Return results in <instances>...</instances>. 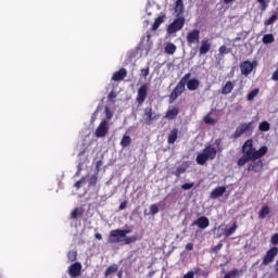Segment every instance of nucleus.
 <instances>
[{
  "instance_id": "1",
  "label": "nucleus",
  "mask_w": 278,
  "mask_h": 278,
  "mask_svg": "<svg viewBox=\"0 0 278 278\" xmlns=\"http://www.w3.org/2000/svg\"><path fill=\"white\" fill-rule=\"evenodd\" d=\"M243 155L238 160V166H244L248 162H255V160H260V157H264L266 153H268L267 147H262L260 150L253 148V140L249 139L242 146Z\"/></svg>"
},
{
  "instance_id": "2",
  "label": "nucleus",
  "mask_w": 278,
  "mask_h": 278,
  "mask_svg": "<svg viewBox=\"0 0 278 278\" xmlns=\"http://www.w3.org/2000/svg\"><path fill=\"white\" fill-rule=\"evenodd\" d=\"M138 240L137 236H125L122 229L111 230L109 236V243L110 244H118L124 242V244H134Z\"/></svg>"
},
{
  "instance_id": "3",
  "label": "nucleus",
  "mask_w": 278,
  "mask_h": 278,
  "mask_svg": "<svg viewBox=\"0 0 278 278\" xmlns=\"http://www.w3.org/2000/svg\"><path fill=\"white\" fill-rule=\"evenodd\" d=\"M217 150L212 146H207L204 150L198 154L195 162L203 166L207 160H215L216 159Z\"/></svg>"
},
{
  "instance_id": "4",
  "label": "nucleus",
  "mask_w": 278,
  "mask_h": 278,
  "mask_svg": "<svg viewBox=\"0 0 278 278\" xmlns=\"http://www.w3.org/2000/svg\"><path fill=\"white\" fill-rule=\"evenodd\" d=\"M186 25V18L184 16L177 17L172 24L167 26L168 36H175L177 31H181Z\"/></svg>"
},
{
  "instance_id": "5",
  "label": "nucleus",
  "mask_w": 278,
  "mask_h": 278,
  "mask_svg": "<svg viewBox=\"0 0 278 278\" xmlns=\"http://www.w3.org/2000/svg\"><path fill=\"white\" fill-rule=\"evenodd\" d=\"M249 131H253V122L241 123L236 128V130L232 135V138H235V140H238V138H242V136H244V134H247Z\"/></svg>"
},
{
  "instance_id": "6",
  "label": "nucleus",
  "mask_w": 278,
  "mask_h": 278,
  "mask_svg": "<svg viewBox=\"0 0 278 278\" xmlns=\"http://www.w3.org/2000/svg\"><path fill=\"white\" fill-rule=\"evenodd\" d=\"M110 122L102 119L94 130L96 138H105L110 134Z\"/></svg>"
},
{
  "instance_id": "7",
  "label": "nucleus",
  "mask_w": 278,
  "mask_h": 278,
  "mask_svg": "<svg viewBox=\"0 0 278 278\" xmlns=\"http://www.w3.org/2000/svg\"><path fill=\"white\" fill-rule=\"evenodd\" d=\"M277 255H278V248L277 247L270 248L263 257V266H268L269 264H273Z\"/></svg>"
},
{
  "instance_id": "8",
  "label": "nucleus",
  "mask_w": 278,
  "mask_h": 278,
  "mask_svg": "<svg viewBox=\"0 0 278 278\" xmlns=\"http://www.w3.org/2000/svg\"><path fill=\"white\" fill-rule=\"evenodd\" d=\"M184 90H186V85L178 83L169 96V103L177 101V99L184 94Z\"/></svg>"
},
{
  "instance_id": "9",
  "label": "nucleus",
  "mask_w": 278,
  "mask_h": 278,
  "mask_svg": "<svg viewBox=\"0 0 278 278\" xmlns=\"http://www.w3.org/2000/svg\"><path fill=\"white\" fill-rule=\"evenodd\" d=\"M143 118H144L147 125H151V123H153V121H157V118H160V114L153 112V109H151V108H146Z\"/></svg>"
},
{
  "instance_id": "10",
  "label": "nucleus",
  "mask_w": 278,
  "mask_h": 278,
  "mask_svg": "<svg viewBox=\"0 0 278 278\" xmlns=\"http://www.w3.org/2000/svg\"><path fill=\"white\" fill-rule=\"evenodd\" d=\"M201 39V30L193 29L192 31L187 34V42L188 45H198Z\"/></svg>"
},
{
  "instance_id": "11",
  "label": "nucleus",
  "mask_w": 278,
  "mask_h": 278,
  "mask_svg": "<svg viewBox=\"0 0 278 278\" xmlns=\"http://www.w3.org/2000/svg\"><path fill=\"white\" fill-rule=\"evenodd\" d=\"M148 92L149 87L147 84L141 85L137 92V103H139V105H142V102L147 100Z\"/></svg>"
},
{
  "instance_id": "12",
  "label": "nucleus",
  "mask_w": 278,
  "mask_h": 278,
  "mask_svg": "<svg viewBox=\"0 0 278 278\" xmlns=\"http://www.w3.org/2000/svg\"><path fill=\"white\" fill-rule=\"evenodd\" d=\"M68 275L72 278L79 277L81 275V264L80 263H74L68 267Z\"/></svg>"
},
{
  "instance_id": "13",
  "label": "nucleus",
  "mask_w": 278,
  "mask_h": 278,
  "mask_svg": "<svg viewBox=\"0 0 278 278\" xmlns=\"http://www.w3.org/2000/svg\"><path fill=\"white\" fill-rule=\"evenodd\" d=\"M193 226L199 229H207L210 227V219L205 216H201L192 223Z\"/></svg>"
},
{
  "instance_id": "14",
  "label": "nucleus",
  "mask_w": 278,
  "mask_h": 278,
  "mask_svg": "<svg viewBox=\"0 0 278 278\" xmlns=\"http://www.w3.org/2000/svg\"><path fill=\"white\" fill-rule=\"evenodd\" d=\"M242 75H251L253 73V63L250 61H244L240 64Z\"/></svg>"
},
{
  "instance_id": "15",
  "label": "nucleus",
  "mask_w": 278,
  "mask_h": 278,
  "mask_svg": "<svg viewBox=\"0 0 278 278\" xmlns=\"http://www.w3.org/2000/svg\"><path fill=\"white\" fill-rule=\"evenodd\" d=\"M210 49H212V43H210V39L202 40L200 47V55H205V53H208Z\"/></svg>"
},
{
  "instance_id": "16",
  "label": "nucleus",
  "mask_w": 278,
  "mask_h": 278,
  "mask_svg": "<svg viewBox=\"0 0 278 278\" xmlns=\"http://www.w3.org/2000/svg\"><path fill=\"white\" fill-rule=\"evenodd\" d=\"M125 77H127V70L125 68H121L119 71L115 72L113 74V81H123V79H125Z\"/></svg>"
},
{
  "instance_id": "17",
  "label": "nucleus",
  "mask_w": 278,
  "mask_h": 278,
  "mask_svg": "<svg viewBox=\"0 0 278 278\" xmlns=\"http://www.w3.org/2000/svg\"><path fill=\"white\" fill-rule=\"evenodd\" d=\"M227 192V188L225 187H217L212 190L211 199H218V197H223Z\"/></svg>"
},
{
  "instance_id": "18",
  "label": "nucleus",
  "mask_w": 278,
  "mask_h": 278,
  "mask_svg": "<svg viewBox=\"0 0 278 278\" xmlns=\"http://www.w3.org/2000/svg\"><path fill=\"white\" fill-rule=\"evenodd\" d=\"M233 88H236V85L231 83V80H228L225 86L222 87V94H231Z\"/></svg>"
},
{
  "instance_id": "19",
  "label": "nucleus",
  "mask_w": 278,
  "mask_h": 278,
  "mask_svg": "<svg viewBox=\"0 0 278 278\" xmlns=\"http://www.w3.org/2000/svg\"><path fill=\"white\" fill-rule=\"evenodd\" d=\"M174 12L176 16L181 17V14H184V0H177L175 2Z\"/></svg>"
},
{
  "instance_id": "20",
  "label": "nucleus",
  "mask_w": 278,
  "mask_h": 278,
  "mask_svg": "<svg viewBox=\"0 0 278 278\" xmlns=\"http://www.w3.org/2000/svg\"><path fill=\"white\" fill-rule=\"evenodd\" d=\"M178 114H179V110L177 108H173L167 110L165 114V118H167L168 121H175Z\"/></svg>"
},
{
  "instance_id": "21",
  "label": "nucleus",
  "mask_w": 278,
  "mask_h": 278,
  "mask_svg": "<svg viewBox=\"0 0 278 278\" xmlns=\"http://www.w3.org/2000/svg\"><path fill=\"white\" fill-rule=\"evenodd\" d=\"M178 134H179V130H177V128H174L173 130H170L167 138L168 144H175V142L177 141Z\"/></svg>"
},
{
  "instance_id": "22",
  "label": "nucleus",
  "mask_w": 278,
  "mask_h": 278,
  "mask_svg": "<svg viewBox=\"0 0 278 278\" xmlns=\"http://www.w3.org/2000/svg\"><path fill=\"white\" fill-rule=\"evenodd\" d=\"M201 83H199V79L193 78L187 81V88L188 90L194 91L199 88Z\"/></svg>"
},
{
  "instance_id": "23",
  "label": "nucleus",
  "mask_w": 278,
  "mask_h": 278,
  "mask_svg": "<svg viewBox=\"0 0 278 278\" xmlns=\"http://www.w3.org/2000/svg\"><path fill=\"white\" fill-rule=\"evenodd\" d=\"M164 51L165 53H167V55H175V52L177 51V46H175V43L173 42L166 43Z\"/></svg>"
},
{
  "instance_id": "24",
  "label": "nucleus",
  "mask_w": 278,
  "mask_h": 278,
  "mask_svg": "<svg viewBox=\"0 0 278 278\" xmlns=\"http://www.w3.org/2000/svg\"><path fill=\"white\" fill-rule=\"evenodd\" d=\"M240 275H242V270H239L237 268L228 271L224 278H240Z\"/></svg>"
},
{
  "instance_id": "25",
  "label": "nucleus",
  "mask_w": 278,
  "mask_h": 278,
  "mask_svg": "<svg viewBox=\"0 0 278 278\" xmlns=\"http://www.w3.org/2000/svg\"><path fill=\"white\" fill-rule=\"evenodd\" d=\"M268 214H270V207H268V205H264L258 212V218L264 219Z\"/></svg>"
},
{
  "instance_id": "26",
  "label": "nucleus",
  "mask_w": 278,
  "mask_h": 278,
  "mask_svg": "<svg viewBox=\"0 0 278 278\" xmlns=\"http://www.w3.org/2000/svg\"><path fill=\"white\" fill-rule=\"evenodd\" d=\"M164 23V15H161L155 18L153 25H152V31H155L156 29L160 28V25Z\"/></svg>"
},
{
  "instance_id": "27",
  "label": "nucleus",
  "mask_w": 278,
  "mask_h": 278,
  "mask_svg": "<svg viewBox=\"0 0 278 278\" xmlns=\"http://www.w3.org/2000/svg\"><path fill=\"white\" fill-rule=\"evenodd\" d=\"M262 40L264 45H273V42H275V36H273V34H267L263 36Z\"/></svg>"
},
{
  "instance_id": "28",
  "label": "nucleus",
  "mask_w": 278,
  "mask_h": 278,
  "mask_svg": "<svg viewBox=\"0 0 278 278\" xmlns=\"http://www.w3.org/2000/svg\"><path fill=\"white\" fill-rule=\"evenodd\" d=\"M79 216H84V210L79 207L74 208L71 214V218L76 219L79 218Z\"/></svg>"
},
{
  "instance_id": "29",
  "label": "nucleus",
  "mask_w": 278,
  "mask_h": 278,
  "mask_svg": "<svg viewBox=\"0 0 278 278\" xmlns=\"http://www.w3.org/2000/svg\"><path fill=\"white\" fill-rule=\"evenodd\" d=\"M238 225L235 223L230 228L225 230L224 236H226V238H229V236H233V233H236Z\"/></svg>"
},
{
  "instance_id": "30",
  "label": "nucleus",
  "mask_w": 278,
  "mask_h": 278,
  "mask_svg": "<svg viewBox=\"0 0 278 278\" xmlns=\"http://www.w3.org/2000/svg\"><path fill=\"white\" fill-rule=\"evenodd\" d=\"M129 144H131V137L125 135L122 140H121V147H123V149L127 148Z\"/></svg>"
},
{
  "instance_id": "31",
  "label": "nucleus",
  "mask_w": 278,
  "mask_h": 278,
  "mask_svg": "<svg viewBox=\"0 0 278 278\" xmlns=\"http://www.w3.org/2000/svg\"><path fill=\"white\" fill-rule=\"evenodd\" d=\"M118 271V266L117 265H112L110 267L106 268V270L104 271V275L106 277H110V275H114V273Z\"/></svg>"
},
{
  "instance_id": "32",
  "label": "nucleus",
  "mask_w": 278,
  "mask_h": 278,
  "mask_svg": "<svg viewBox=\"0 0 278 278\" xmlns=\"http://www.w3.org/2000/svg\"><path fill=\"white\" fill-rule=\"evenodd\" d=\"M278 16L277 14L271 15L268 20L264 21L265 27H268V25H274V23H277Z\"/></svg>"
},
{
  "instance_id": "33",
  "label": "nucleus",
  "mask_w": 278,
  "mask_h": 278,
  "mask_svg": "<svg viewBox=\"0 0 278 278\" xmlns=\"http://www.w3.org/2000/svg\"><path fill=\"white\" fill-rule=\"evenodd\" d=\"M104 113H105V118L103 121H108V123H110V121H112V118L114 117V112H112L110 108L105 106Z\"/></svg>"
},
{
  "instance_id": "34",
  "label": "nucleus",
  "mask_w": 278,
  "mask_h": 278,
  "mask_svg": "<svg viewBox=\"0 0 278 278\" xmlns=\"http://www.w3.org/2000/svg\"><path fill=\"white\" fill-rule=\"evenodd\" d=\"M258 129L261 131H270V123L268 122H262L260 125H258Z\"/></svg>"
},
{
  "instance_id": "35",
  "label": "nucleus",
  "mask_w": 278,
  "mask_h": 278,
  "mask_svg": "<svg viewBox=\"0 0 278 278\" xmlns=\"http://www.w3.org/2000/svg\"><path fill=\"white\" fill-rule=\"evenodd\" d=\"M257 94H260V89L255 88L253 89L250 94H248V101H253V99H255V97H257Z\"/></svg>"
},
{
  "instance_id": "36",
  "label": "nucleus",
  "mask_w": 278,
  "mask_h": 278,
  "mask_svg": "<svg viewBox=\"0 0 278 278\" xmlns=\"http://www.w3.org/2000/svg\"><path fill=\"white\" fill-rule=\"evenodd\" d=\"M255 166H262V161H257L253 164H250L248 166V170L251 172V170H254V173H257V169L255 168Z\"/></svg>"
},
{
  "instance_id": "37",
  "label": "nucleus",
  "mask_w": 278,
  "mask_h": 278,
  "mask_svg": "<svg viewBox=\"0 0 278 278\" xmlns=\"http://www.w3.org/2000/svg\"><path fill=\"white\" fill-rule=\"evenodd\" d=\"M184 173H186V167L179 166V167H177V169L174 172V175H175L176 177H181V175H184Z\"/></svg>"
},
{
  "instance_id": "38",
  "label": "nucleus",
  "mask_w": 278,
  "mask_h": 278,
  "mask_svg": "<svg viewBox=\"0 0 278 278\" xmlns=\"http://www.w3.org/2000/svg\"><path fill=\"white\" fill-rule=\"evenodd\" d=\"M160 212V207H157V204H152L150 206V214L152 216H155V214H157Z\"/></svg>"
},
{
  "instance_id": "39",
  "label": "nucleus",
  "mask_w": 278,
  "mask_h": 278,
  "mask_svg": "<svg viewBox=\"0 0 278 278\" xmlns=\"http://www.w3.org/2000/svg\"><path fill=\"white\" fill-rule=\"evenodd\" d=\"M190 77H192V74L188 73L179 80V83L186 86L187 81H190Z\"/></svg>"
},
{
  "instance_id": "40",
  "label": "nucleus",
  "mask_w": 278,
  "mask_h": 278,
  "mask_svg": "<svg viewBox=\"0 0 278 278\" xmlns=\"http://www.w3.org/2000/svg\"><path fill=\"white\" fill-rule=\"evenodd\" d=\"M67 257L70 262H75L77 260V252L75 251L68 252Z\"/></svg>"
},
{
  "instance_id": "41",
  "label": "nucleus",
  "mask_w": 278,
  "mask_h": 278,
  "mask_svg": "<svg viewBox=\"0 0 278 278\" xmlns=\"http://www.w3.org/2000/svg\"><path fill=\"white\" fill-rule=\"evenodd\" d=\"M214 144L216 146V151L217 152H223V147L220 146L222 144V141H220V139H216L215 141H214Z\"/></svg>"
},
{
  "instance_id": "42",
  "label": "nucleus",
  "mask_w": 278,
  "mask_h": 278,
  "mask_svg": "<svg viewBox=\"0 0 278 278\" xmlns=\"http://www.w3.org/2000/svg\"><path fill=\"white\" fill-rule=\"evenodd\" d=\"M97 181H98L97 175H92V176L88 179L89 186H97Z\"/></svg>"
},
{
  "instance_id": "43",
  "label": "nucleus",
  "mask_w": 278,
  "mask_h": 278,
  "mask_svg": "<svg viewBox=\"0 0 278 278\" xmlns=\"http://www.w3.org/2000/svg\"><path fill=\"white\" fill-rule=\"evenodd\" d=\"M182 190H190L194 188V182H186L181 186Z\"/></svg>"
},
{
  "instance_id": "44",
  "label": "nucleus",
  "mask_w": 278,
  "mask_h": 278,
  "mask_svg": "<svg viewBox=\"0 0 278 278\" xmlns=\"http://www.w3.org/2000/svg\"><path fill=\"white\" fill-rule=\"evenodd\" d=\"M257 3H260L262 12H264L266 8H268L266 0H257Z\"/></svg>"
},
{
  "instance_id": "45",
  "label": "nucleus",
  "mask_w": 278,
  "mask_h": 278,
  "mask_svg": "<svg viewBox=\"0 0 278 278\" xmlns=\"http://www.w3.org/2000/svg\"><path fill=\"white\" fill-rule=\"evenodd\" d=\"M229 53V50L226 46L219 47V55H227Z\"/></svg>"
},
{
  "instance_id": "46",
  "label": "nucleus",
  "mask_w": 278,
  "mask_h": 278,
  "mask_svg": "<svg viewBox=\"0 0 278 278\" xmlns=\"http://www.w3.org/2000/svg\"><path fill=\"white\" fill-rule=\"evenodd\" d=\"M84 184H86V180L80 179V180L75 182L74 188H76V190H79V188H81V186H84Z\"/></svg>"
},
{
  "instance_id": "47",
  "label": "nucleus",
  "mask_w": 278,
  "mask_h": 278,
  "mask_svg": "<svg viewBox=\"0 0 278 278\" xmlns=\"http://www.w3.org/2000/svg\"><path fill=\"white\" fill-rule=\"evenodd\" d=\"M109 101H111L112 103H114V100L116 99V92L111 91L108 96Z\"/></svg>"
},
{
  "instance_id": "48",
  "label": "nucleus",
  "mask_w": 278,
  "mask_h": 278,
  "mask_svg": "<svg viewBox=\"0 0 278 278\" xmlns=\"http://www.w3.org/2000/svg\"><path fill=\"white\" fill-rule=\"evenodd\" d=\"M270 242H271L274 245H277V244H278V233H275L274 236H271Z\"/></svg>"
},
{
  "instance_id": "49",
  "label": "nucleus",
  "mask_w": 278,
  "mask_h": 278,
  "mask_svg": "<svg viewBox=\"0 0 278 278\" xmlns=\"http://www.w3.org/2000/svg\"><path fill=\"white\" fill-rule=\"evenodd\" d=\"M220 249H223V243H219L216 247H214L212 249V251H213V253H218V251H220Z\"/></svg>"
},
{
  "instance_id": "50",
  "label": "nucleus",
  "mask_w": 278,
  "mask_h": 278,
  "mask_svg": "<svg viewBox=\"0 0 278 278\" xmlns=\"http://www.w3.org/2000/svg\"><path fill=\"white\" fill-rule=\"evenodd\" d=\"M141 75H142V77H149V67L142 68Z\"/></svg>"
},
{
  "instance_id": "51",
  "label": "nucleus",
  "mask_w": 278,
  "mask_h": 278,
  "mask_svg": "<svg viewBox=\"0 0 278 278\" xmlns=\"http://www.w3.org/2000/svg\"><path fill=\"white\" fill-rule=\"evenodd\" d=\"M204 122L206 123V125H214V118L212 117H205Z\"/></svg>"
},
{
  "instance_id": "52",
  "label": "nucleus",
  "mask_w": 278,
  "mask_h": 278,
  "mask_svg": "<svg viewBox=\"0 0 278 278\" xmlns=\"http://www.w3.org/2000/svg\"><path fill=\"white\" fill-rule=\"evenodd\" d=\"M182 278H194V271L187 273Z\"/></svg>"
},
{
  "instance_id": "53",
  "label": "nucleus",
  "mask_w": 278,
  "mask_h": 278,
  "mask_svg": "<svg viewBox=\"0 0 278 278\" xmlns=\"http://www.w3.org/2000/svg\"><path fill=\"white\" fill-rule=\"evenodd\" d=\"M194 249V244H192V243H188L187 245H186V250L187 251H192Z\"/></svg>"
},
{
  "instance_id": "54",
  "label": "nucleus",
  "mask_w": 278,
  "mask_h": 278,
  "mask_svg": "<svg viewBox=\"0 0 278 278\" xmlns=\"http://www.w3.org/2000/svg\"><path fill=\"white\" fill-rule=\"evenodd\" d=\"M77 173L76 175H79V173H81V169L84 168V164L79 163L78 166H77Z\"/></svg>"
},
{
  "instance_id": "55",
  "label": "nucleus",
  "mask_w": 278,
  "mask_h": 278,
  "mask_svg": "<svg viewBox=\"0 0 278 278\" xmlns=\"http://www.w3.org/2000/svg\"><path fill=\"white\" fill-rule=\"evenodd\" d=\"M127 207V202H122L119 204V210H125Z\"/></svg>"
},
{
  "instance_id": "56",
  "label": "nucleus",
  "mask_w": 278,
  "mask_h": 278,
  "mask_svg": "<svg viewBox=\"0 0 278 278\" xmlns=\"http://www.w3.org/2000/svg\"><path fill=\"white\" fill-rule=\"evenodd\" d=\"M122 231H123L124 236H127V233H131V228H127Z\"/></svg>"
},
{
  "instance_id": "57",
  "label": "nucleus",
  "mask_w": 278,
  "mask_h": 278,
  "mask_svg": "<svg viewBox=\"0 0 278 278\" xmlns=\"http://www.w3.org/2000/svg\"><path fill=\"white\" fill-rule=\"evenodd\" d=\"M96 239L97 240H103V236H101V233L97 232L96 233Z\"/></svg>"
},
{
  "instance_id": "58",
  "label": "nucleus",
  "mask_w": 278,
  "mask_h": 278,
  "mask_svg": "<svg viewBox=\"0 0 278 278\" xmlns=\"http://www.w3.org/2000/svg\"><path fill=\"white\" fill-rule=\"evenodd\" d=\"M274 269L276 270V273H278V261H276V263L274 265Z\"/></svg>"
},
{
  "instance_id": "59",
  "label": "nucleus",
  "mask_w": 278,
  "mask_h": 278,
  "mask_svg": "<svg viewBox=\"0 0 278 278\" xmlns=\"http://www.w3.org/2000/svg\"><path fill=\"white\" fill-rule=\"evenodd\" d=\"M99 166H101V163L98 162V163H97V168H99Z\"/></svg>"
},
{
  "instance_id": "60",
  "label": "nucleus",
  "mask_w": 278,
  "mask_h": 278,
  "mask_svg": "<svg viewBox=\"0 0 278 278\" xmlns=\"http://www.w3.org/2000/svg\"><path fill=\"white\" fill-rule=\"evenodd\" d=\"M92 121H94V115L92 116Z\"/></svg>"
},
{
  "instance_id": "61",
  "label": "nucleus",
  "mask_w": 278,
  "mask_h": 278,
  "mask_svg": "<svg viewBox=\"0 0 278 278\" xmlns=\"http://www.w3.org/2000/svg\"><path fill=\"white\" fill-rule=\"evenodd\" d=\"M257 167H258V166H254V168H256V170H257Z\"/></svg>"
},
{
  "instance_id": "62",
  "label": "nucleus",
  "mask_w": 278,
  "mask_h": 278,
  "mask_svg": "<svg viewBox=\"0 0 278 278\" xmlns=\"http://www.w3.org/2000/svg\"><path fill=\"white\" fill-rule=\"evenodd\" d=\"M149 15H151V12H148Z\"/></svg>"
}]
</instances>
